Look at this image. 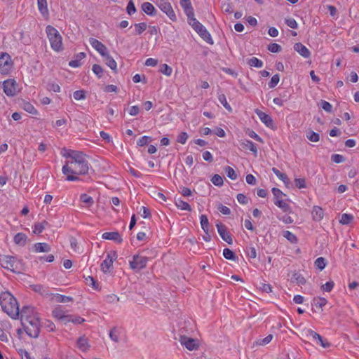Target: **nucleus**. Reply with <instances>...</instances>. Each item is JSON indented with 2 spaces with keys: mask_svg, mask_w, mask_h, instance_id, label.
<instances>
[{
  "mask_svg": "<svg viewBox=\"0 0 359 359\" xmlns=\"http://www.w3.org/2000/svg\"><path fill=\"white\" fill-rule=\"evenodd\" d=\"M89 170V163L83 152H73L72 160H68L62 167V172L68 181H76V175H86Z\"/></svg>",
  "mask_w": 359,
  "mask_h": 359,
  "instance_id": "nucleus-1",
  "label": "nucleus"
},
{
  "mask_svg": "<svg viewBox=\"0 0 359 359\" xmlns=\"http://www.w3.org/2000/svg\"><path fill=\"white\" fill-rule=\"evenodd\" d=\"M0 305L1 309L13 319H18L20 316L19 304L16 298L8 291H2L0 293Z\"/></svg>",
  "mask_w": 359,
  "mask_h": 359,
  "instance_id": "nucleus-2",
  "label": "nucleus"
},
{
  "mask_svg": "<svg viewBox=\"0 0 359 359\" xmlns=\"http://www.w3.org/2000/svg\"><path fill=\"white\" fill-rule=\"evenodd\" d=\"M0 265L3 268L15 273H20L25 271V264L22 261L13 256H1L0 257Z\"/></svg>",
  "mask_w": 359,
  "mask_h": 359,
  "instance_id": "nucleus-3",
  "label": "nucleus"
},
{
  "mask_svg": "<svg viewBox=\"0 0 359 359\" xmlns=\"http://www.w3.org/2000/svg\"><path fill=\"white\" fill-rule=\"evenodd\" d=\"M46 32L50 46L56 52H60L63 50L62 37L59 32L53 26L48 25L46 27Z\"/></svg>",
  "mask_w": 359,
  "mask_h": 359,
  "instance_id": "nucleus-4",
  "label": "nucleus"
},
{
  "mask_svg": "<svg viewBox=\"0 0 359 359\" xmlns=\"http://www.w3.org/2000/svg\"><path fill=\"white\" fill-rule=\"evenodd\" d=\"M188 23L194 31L208 43L212 45L213 40L206 28L194 16L188 20Z\"/></svg>",
  "mask_w": 359,
  "mask_h": 359,
  "instance_id": "nucleus-5",
  "label": "nucleus"
},
{
  "mask_svg": "<svg viewBox=\"0 0 359 359\" xmlns=\"http://www.w3.org/2000/svg\"><path fill=\"white\" fill-rule=\"evenodd\" d=\"M22 326L27 335L32 338H37L40 333V317L35 318L33 320L24 323Z\"/></svg>",
  "mask_w": 359,
  "mask_h": 359,
  "instance_id": "nucleus-6",
  "label": "nucleus"
},
{
  "mask_svg": "<svg viewBox=\"0 0 359 359\" xmlns=\"http://www.w3.org/2000/svg\"><path fill=\"white\" fill-rule=\"evenodd\" d=\"M22 324L39 317V314L36 311L35 309L30 306H25L20 311V316Z\"/></svg>",
  "mask_w": 359,
  "mask_h": 359,
  "instance_id": "nucleus-7",
  "label": "nucleus"
},
{
  "mask_svg": "<svg viewBox=\"0 0 359 359\" xmlns=\"http://www.w3.org/2000/svg\"><path fill=\"white\" fill-rule=\"evenodd\" d=\"M149 258L139 254L133 256V259L129 262L130 267L134 271H140L147 266Z\"/></svg>",
  "mask_w": 359,
  "mask_h": 359,
  "instance_id": "nucleus-8",
  "label": "nucleus"
},
{
  "mask_svg": "<svg viewBox=\"0 0 359 359\" xmlns=\"http://www.w3.org/2000/svg\"><path fill=\"white\" fill-rule=\"evenodd\" d=\"M13 65V61L8 53H0V72L2 74H8L11 71Z\"/></svg>",
  "mask_w": 359,
  "mask_h": 359,
  "instance_id": "nucleus-9",
  "label": "nucleus"
},
{
  "mask_svg": "<svg viewBox=\"0 0 359 359\" xmlns=\"http://www.w3.org/2000/svg\"><path fill=\"white\" fill-rule=\"evenodd\" d=\"M4 93L8 97H13L18 93V83L14 79H7L2 84Z\"/></svg>",
  "mask_w": 359,
  "mask_h": 359,
  "instance_id": "nucleus-10",
  "label": "nucleus"
},
{
  "mask_svg": "<svg viewBox=\"0 0 359 359\" xmlns=\"http://www.w3.org/2000/svg\"><path fill=\"white\" fill-rule=\"evenodd\" d=\"M117 258V254L115 251H111L107 255V257L101 264V270L104 273L109 272L112 267L114 260Z\"/></svg>",
  "mask_w": 359,
  "mask_h": 359,
  "instance_id": "nucleus-11",
  "label": "nucleus"
},
{
  "mask_svg": "<svg viewBox=\"0 0 359 359\" xmlns=\"http://www.w3.org/2000/svg\"><path fill=\"white\" fill-rule=\"evenodd\" d=\"M216 227L221 238L228 244H232V236L231 234L227 231L226 226L221 222H218L216 224Z\"/></svg>",
  "mask_w": 359,
  "mask_h": 359,
  "instance_id": "nucleus-12",
  "label": "nucleus"
},
{
  "mask_svg": "<svg viewBox=\"0 0 359 359\" xmlns=\"http://www.w3.org/2000/svg\"><path fill=\"white\" fill-rule=\"evenodd\" d=\"M180 341L182 346H184L189 351L196 350L198 348V341L195 339L180 336Z\"/></svg>",
  "mask_w": 359,
  "mask_h": 359,
  "instance_id": "nucleus-13",
  "label": "nucleus"
},
{
  "mask_svg": "<svg viewBox=\"0 0 359 359\" xmlns=\"http://www.w3.org/2000/svg\"><path fill=\"white\" fill-rule=\"evenodd\" d=\"M159 8L165 13L168 17L173 22L177 20V17L171 4L167 1L161 2L158 5Z\"/></svg>",
  "mask_w": 359,
  "mask_h": 359,
  "instance_id": "nucleus-14",
  "label": "nucleus"
},
{
  "mask_svg": "<svg viewBox=\"0 0 359 359\" xmlns=\"http://www.w3.org/2000/svg\"><path fill=\"white\" fill-rule=\"evenodd\" d=\"M89 43L102 57L108 53L107 48L102 42L94 38L89 39Z\"/></svg>",
  "mask_w": 359,
  "mask_h": 359,
  "instance_id": "nucleus-15",
  "label": "nucleus"
},
{
  "mask_svg": "<svg viewBox=\"0 0 359 359\" xmlns=\"http://www.w3.org/2000/svg\"><path fill=\"white\" fill-rule=\"evenodd\" d=\"M255 111L262 123H264L269 128H273V121L269 115L258 109H256Z\"/></svg>",
  "mask_w": 359,
  "mask_h": 359,
  "instance_id": "nucleus-16",
  "label": "nucleus"
},
{
  "mask_svg": "<svg viewBox=\"0 0 359 359\" xmlns=\"http://www.w3.org/2000/svg\"><path fill=\"white\" fill-rule=\"evenodd\" d=\"M180 5L182 7L186 15L187 16V20H189L194 16V8L192 7L190 0H185L184 1H180Z\"/></svg>",
  "mask_w": 359,
  "mask_h": 359,
  "instance_id": "nucleus-17",
  "label": "nucleus"
},
{
  "mask_svg": "<svg viewBox=\"0 0 359 359\" xmlns=\"http://www.w3.org/2000/svg\"><path fill=\"white\" fill-rule=\"evenodd\" d=\"M102 238L106 240L114 241L118 243H121L123 239L118 231L105 232L102 234Z\"/></svg>",
  "mask_w": 359,
  "mask_h": 359,
  "instance_id": "nucleus-18",
  "label": "nucleus"
},
{
  "mask_svg": "<svg viewBox=\"0 0 359 359\" xmlns=\"http://www.w3.org/2000/svg\"><path fill=\"white\" fill-rule=\"evenodd\" d=\"M294 49L299 53L302 57L308 58L310 57L311 53L309 49L302 43H296L294 45Z\"/></svg>",
  "mask_w": 359,
  "mask_h": 359,
  "instance_id": "nucleus-19",
  "label": "nucleus"
},
{
  "mask_svg": "<svg viewBox=\"0 0 359 359\" xmlns=\"http://www.w3.org/2000/svg\"><path fill=\"white\" fill-rule=\"evenodd\" d=\"M53 316L64 323H67L69 315H65V312L60 308L57 307L53 311Z\"/></svg>",
  "mask_w": 359,
  "mask_h": 359,
  "instance_id": "nucleus-20",
  "label": "nucleus"
},
{
  "mask_svg": "<svg viewBox=\"0 0 359 359\" xmlns=\"http://www.w3.org/2000/svg\"><path fill=\"white\" fill-rule=\"evenodd\" d=\"M309 334L314 340H317L323 348H328L330 346V344L328 341L323 340V337L317 332L313 330H309Z\"/></svg>",
  "mask_w": 359,
  "mask_h": 359,
  "instance_id": "nucleus-21",
  "label": "nucleus"
},
{
  "mask_svg": "<svg viewBox=\"0 0 359 359\" xmlns=\"http://www.w3.org/2000/svg\"><path fill=\"white\" fill-rule=\"evenodd\" d=\"M241 146L244 149H248L250 151H252L254 154L255 156H257V146L255 145V144L254 142H252V141L248 140H245L241 143Z\"/></svg>",
  "mask_w": 359,
  "mask_h": 359,
  "instance_id": "nucleus-22",
  "label": "nucleus"
},
{
  "mask_svg": "<svg viewBox=\"0 0 359 359\" xmlns=\"http://www.w3.org/2000/svg\"><path fill=\"white\" fill-rule=\"evenodd\" d=\"M324 216L323 210L319 206H314L312 210V217L314 221H320Z\"/></svg>",
  "mask_w": 359,
  "mask_h": 359,
  "instance_id": "nucleus-23",
  "label": "nucleus"
},
{
  "mask_svg": "<svg viewBox=\"0 0 359 359\" xmlns=\"http://www.w3.org/2000/svg\"><path fill=\"white\" fill-rule=\"evenodd\" d=\"M49 226L50 224L46 220H43L41 222H36L33 226V233L35 234H39L46 229V227Z\"/></svg>",
  "mask_w": 359,
  "mask_h": 359,
  "instance_id": "nucleus-24",
  "label": "nucleus"
},
{
  "mask_svg": "<svg viewBox=\"0 0 359 359\" xmlns=\"http://www.w3.org/2000/svg\"><path fill=\"white\" fill-rule=\"evenodd\" d=\"M142 11L147 15L153 16L156 14V8L152 4L149 2H144L142 4Z\"/></svg>",
  "mask_w": 359,
  "mask_h": 359,
  "instance_id": "nucleus-25",
  "label": "nucleus"
},
{
  "mask_svg": "<svg viewBox=\"0 0 359 359\" xmlns=\"http://www.w3.org/2000/svg\"><path fill=\"white\" fill-rule=\"evenodd\" d=\"M272 171L280 180L283 182L286 187H288L290 183V180L286 174L281 172L276 168H273Z\"/></svg>",
  "mask_w": 359,
  "mask_h": 359,
  "instance_id": "nucleus-26",
  "label": "nucleus"
},
{
  "mask_svg": "<svg viewBox=\"0 0 359 359\" xmlns=\"http://www.w3.org/2000/svg\"><path fill=\"white\" fill-rule=\"evenodd\" d=\"M34 251L36 252H48L50 250V245L46 243H37L34 245Z\"/></svg>",
  "mask_w": 359,
  "mask_h": 359,
  "instance_id": "nucleus-27",
  "label": "nucleus"
},
{
  "mask_svg": "<svg viewBox=\"0 0 359 359\" xmlns=\"http://www.w3.org/2000/svg\"><path fill=\"white\" fill-rule=\"evenodd\" d=\"M103 57H104L106 65L116 73L117 72L116 62L111 55H109V53Z\"/></svg>",
  "mask_w": 359,
  "mask_h": 359,
  "instance_id": "nucleus-28",
  "label": "nucleus"
},
{
  "mask_svg": "<svg viewBox=\"0 0 359 359\" xmlns=\"http://www.w3.org/2000/svg\"><path fill=\"white\" fill-rule=\"evenodd\" d=\"M52 299L57 303H65L72 302L73 300L72 297L65 296L60 294H51Z\"/></svg>",
  "mask_w": 359,
  "mask_h": 359,
  "instance_id": "nucleus-29",
  "label": "nucleus"
},
{
  "mask_svg": "<svg viewBox=\"0 0 359 359\" xmlns=\"http://www.w3.org/2000/svg\"><path fill=\"white\" fill-rule=\"evenodd\" d=\"M175 203L176 206L179 209L182 210H187L189 212L191 211V205L188 203L182 201L180 198H175Z\"/></svg>",
  "mask_w": 359,
  "mask_h": 359,
  "instance_id": "nucleus-30",
  "label": "nucleus"
},
{
  "mask_svg": "<svg viewBox=\"0 0 359 359\" xmlns=\"http://www.w3.org/2000/svg\"><path fill=\"white\" fill-rule=\"evenodd\" d=\"M274 204L282 209L284 212L290 213L292 212L290 206L284 201V199H278V201H274Z\"/></svg>",
  "mask_w": 359,
  "mask_h": 359,
  "instance_id": "nucleus-31",
  "label": "nucleus"
},
{
  "mask_svg": "<svg viewBox=\"0 0 359 359\" xmlns=\"http://www.w3.org/2000/svg\"><path fill=\"white\" fill-rule=\"evenodd\" d=\"M80 201L85 204L86 208H90L94 204L93 198L86 194H81Z\"/></svg>",
  "mask_w": 359,
  "mask_h": 359,
  "instance_id": "nucleus-32",
  "label": "nucleus"
},
{
  "mask_svg": "<svg viewBox=\"0 0 359 359\" xmlns=\"http://www.w3.org/2000/svg\"><path fill=\"white\" fill-rule=\"evenodd\" d=\"M27 236L23 233H18L14 236V242L15 244L24 246L26 244Z\"/></svg>",
  "mask_w": 359,
  "mask_h": 359,
  "instance_id": "nucleus-33",
  "label": "nucleus"
},
{
  "mask_svg": "<svg viewBox=\"0 0 359 359\" xmlns=\"http://www.w3.org/2000/svg\"><path fill=\"white\" fill-rule=\"evenodd\" d=\"M21 107L27 112L32 114H37L38 111L29 102L24 101L21 104Z\"/></svg>",
  "mask_w": 359,
  "mask_h": 359,
  "instance_id": "nucleus-34",
  "label": "nucleus"
},
{
  "mask_svg": "<svg viewBox=\"0 0 359 359\" xmlns=\"http://www.w3.org/2000/svg\"><path fill=\"white\" fill-rule=\"evenodd\" d=\"M85 280L86 285L91 286L95 290H100L99 283L93 277L88 276L85 278Z\"/></svg>",
  "mask_w": 359,
  "mask_h": 359,
  "instance_id": "nucleus-35",
  "label": "nucleus"
},
{
  "mask_svg": "<svg viewBox=\"0 0 359 359\" xmlns=\"http://www.w3.org/2000/svg\"><path fill=\"white\" fill-rule=\"evenodd\" d=\"M38 1V8L39 11L43 15H48V10L47 7V1L46 0H37Z\"/></svg>",
  "mask_w": 359,
  "mask_h": 359,
  "instance_id": "nucleus-36",
  "label": "nucleus"
},
{
  "mask_svg": "<svg viewBox=\"0 0 359 359\" xmlns=\"http://www.w3.org/2000/svg\"><path fill=\"white\" fill-rule=\"evenodd\" d=\"M77 346L82 351H86L88 348V339L84 337H81L77 340Z\"/></svg>",
  "mask_w": 359,
  "mask_h": 359,
  "instance_id": "nucleus-37",
  "label": "nucleus"
},
{
  "mask_svg": "<svg viewBox=\"0 0 359 359\" xmlns=\"http://www.w3.org/2000/svg\"><path fill=\"white\" fill-rule=\"evenodd\" d=\"M327 301L323 297H314L313 299L312 304L318 309H322L326 305Z\"/></svg>",
  "mask_w": 359,
  "mask_h": 359,
  "instance_id": "nucleus-38",
  "label": "nucleus"
},
{
  "mask_svg": "<svg viewBox=\"0 0 359 359\" xmlns=\"http://www.w3.org/2000/svg\"><path fill=\"white\" fill-rule=\"evenodd\" d=\"M218 100L219 102L224 106V107L229 112L232 111V108L230 104L227 102L226 96L224 94H219L218 95Z\"/></svg>",
  "mask_w": 359,
  "mask_h": 359,
  "instance_id": "nucleus-39",
  "label": "nucleus"
},
{
  "mask_svg": "<svg viewBox=\"0 0 359 359\" xmlns=\"http://www.w3.org/2000/svg\"><path fill=\"white\" fill-rule=\"evenodd\" d=\"M201 225L205 233L209 231V222L206 215H201L200 217Z\"/></svg>",
  "mask_w": 359,
  "mask_h": 359,
  "instance_id": "nucleus-40",
  "label": "nucleus"
},
{
  "mask_svg": "<svg viewBox=\"0 0 359 359\" xmlns=\"http://www.w3.org/2000/svg\"><path fill=\"white\" fill-rule=\"evenodd\" d=\"M353 219V216L350 214H342L339 222L344 225L349 224Z\"/></svg>",
  "mask_w": 359,
  "mask_h": 359,
  "instance_id": "nucleus-41",
  "label": "nucleus"
},
{
  "mask_svg": "<svg viewBox=\"0 0 359 359\" xmlns=\"http://www.w3.org/2000/svg\"><path fill=\"white\" fill-rule=\"evenodd\" d=\"M223 256L229 260L235 261L237 258L235 253L229 248H224L223 250Z\"/></svg>",
  "mask_w": 359,
  "mask_h": 359,
  "instance_id": "nucleus-42",
  "label": "nucleus"
},
{
  "mask_svg": "<svg viewBox=\"0 0 359 359\" xmlns=\"http://www.w3.org/2000/svg\"><path fill=\"white\" fill-rule=\"evenodd\" d=\"M248 64L251 67L260 68L263 66V62L259 59L252 57L248 60Z\"/></svg>",
  "mask_w": 359,
  "mask_h": 359,
  "instance_id": "nucleus-43",
  "label": "nucleus"
},
{
  "mask_svg": "<svg viewBox=\"0 0 359 359\" xmlns=\"http://www.w3.org/2000/svg\"><path fill=\"white\" fill-rule=\"evenodd\" d=\"M292 278L293 281H295L297 283V284H298L299 285H304L306 283V279L299 273H294L292 275Z\"/></svg>",
  "mask_w": 359,
  "mask_h": 359,
  "instance_id": "nucleus-44",
  "label": "nucleus"
},
{
  "mask_svg": "<svg viewBox=\"0 0 359 359\" xmlns=\"http://www.w3.org/2000/svg\"><path fill=\"white\" fill-rule=\"evenodd\" d=\"M135 34H141L143 33L147 28V25L145 22L135 23L134 25Z\"/></svg>",
  "mask_w": 359,
  "mask_h": 359,
  "instance_id": "nucleus-45",
  "label": "nucleus"
},
{
  "mask_svg": "<svg viewBox=\"0 0 359 359\" xmlns=\"http://www.w3.org/2000/svg\"><path fill=\"white\" fill-rule=\"evenodd\" d=\"M110 339L116 343L119 342V332L116 327H114L109 332Z\"/></svg>",
  "mask_w": 359,
  "mask_h": 359,
  "instance_id": "nucleus-46",
  "label": "nucleus"
},
{
  "mask_svg": "<svg viewBox=\"0 0 359 359\" xmlns=\"http://www.w3.org/2000/svg\"><path fill=\"white\" fill-rule=\"evenodd\" d=\"M283 235L292 243H296L297 242V236L290 231H284Z\"/></svg>",
  "mask_w": 359,
  "mask_h": 359,
  "instance_id": "nucleus-47",
  "label": "nucleus"
},
{
  "mask_svg": "<svg viewBox=\"0 0 359 359\" xmlns=\"http://www.w3.org/2000/svg\"><path fill=\"white\" fill-rule=\"evenodd\" d=\"M224 171L228 177H229L232 180H235L237 179L238 175L236 173L235 170L230 166H226L224 168Z\"/></svg>",
  "mask_w": 359,
  "mask_h": 359,
  "instance_id": "nucleus-48",
  "label": "nucleus"
},
{
  "mask_svg": "<svg viewBox=\"0 0 359 359\" xmlns=\"http://www.w3.org/2000/svg\"><path fill=\"white\" fill-rule=\"evenodd\" d=\"M314 264L316 268L323 270L325 268L327 263L325 259L320 257L316 259Z\"/></svg>",
  "mask_w": 359,
  "mask_h": 359,
  "instance_id": "nucleus-49",
  "label": "nucleus"
},
{
  "mask_svg": "<svg viewBox=\"0 0 359 359\" xmlns=\"http://www.w3.org/2000/svg\"><path fill=\"white\" fill-rule=\"evenodd\" d=\"M271 191L274 196V201H278V199L283 200V197L286 196L279 189L276 187H273Z\"/></svg>",
  "mask_w": 359,
  "mask_h": 359,
  "instance_id": "nucleus-50",
  "label": "nucleus"
},
{
  "mask_svg": "<svg viewBox=\"0 0 359 359\" xmlns=\"http://www.w3.org/2000/svg\"><path fill=\"white\" fill-rule=\"evenodd\" d=\"M222 10L224 13H231L233 12L232 4L229 1H223L222 3Z\"/></svg>",
  "mask_w": 359,
  "mask_h": 359,
  "instance_id": "nucleus-51",
  "label": "nucleus"
},
{
  "mask_svg": "<svg viewBox=\"0 0 359 359\" xmlns=\"http://www.w3.org/2000/svg\"><path fill=\"white\" fill-rule=\"evenodd\" d=\"M306 137L311 141L313 142H317L320 140V135L318 133H315L312 130L309 131L306 134Z\"/></svg>",
  "mask_w": 359,
  "mask_h": 359,
  "instance_id": "nucleus-52",
  "label": "nucleus"
},
{
  "mask_svg": "<svg viewBox=\"0 0 359 359\" xmlns=\"http://www.w3.org/2000/svg\"><path fill=\"white\" fill-rule=\"evenodd\" d=\"M151 141L152 138L151 137L144 135L137 140V144L140 147H143L147 144L148 143L151 142Z\"/></svg>",
  "mask_w": 359,
  "mask_h": 359,
  "instance_id": "nucleus-53",
  "label": "nucleus"
},
{
  "mask_svg": "<svg viewBox=\"0 0 359 359\" xmlns=\"http://www.w3.org/2000/svg\"><path fill=\"white\" fill-rule=\"evenodd\" d=\"M211 182L213 184L217 187L222 186L224 183L222 177L218 174H215L212 176Z\"/></svg>",
  "mask_w": 359,
  "mask_h": 359,
  "instance_id": "nucleus-54",
  "label": "nucleus"
},
{
  "mask_svg": "<svg viewBox=\"0 0 359 359\" xmlns=\"http://www.w3.org/2000/svg\"><path fill=\"white\" fill-rule=\"evenodd\" d=\"M160 72L165 76H170L172 72V69L171 67L168 66L167 64H163L161 66Z\"/></svg>",
  "mask_w": 359,
  "mask_h": 359,
  "instance_id": "nucleus-55",
  "label": "nucleus"
},
{
  "mask_svg": "<svg viewBox=\"0 0 359 359\" xmlns=\"http://www.w3.org/2000/svg\"><path fill=\"white\" fill-rule=\"evenodd\" d=\"M92 70L98 78H101L102 76L104 70L100 65H97V64L93 65V67H92Z\"/></svg>",
  "mask_w": 359,
  "mask_h": 359,
  "instance_id": "nucleus-56",
  "label": "nucleus"
},
{
  "mask_svg": "<svg viewBox=\"0 0 359 359\" xmlns=\"http://www.w3.org/2000/svg\"><path fill=\"white\" fill-rule=\"evenodd\" d=\"M72 322L74 324H81L84 322V319L80 316H68L67 323Z\"/></svg>",
  "mask_w": 359,
  "mask_h": 359,
  "instance_id": "nucleus-57",
  "label": "nucleus"
},
{
  "mask_svg": "<svg viewBox=\"0 0 359 359\" xmlns=\"http://www.w3.org/2000/svg\"><path fill=\"white\" fill-rule=\"evenodd\" d=\"M272 339H273V335L269 334L266 337L259 339L257 341V344L260 345V346L266 345L271 341Z\"/></svg>",
  "mask_w": 359,
  "mask_h": 359,
  "instance_id": "nucleus-58",
  "label": "nucleus"
},
{
  "mask_svg": "<svg viewBox=\"0 0 359 359\" xmlns=\"http://www.w3.org/2000/svg\"><path fill=\"white\" fill-rule=\"evenodd\" d=\"M280 81V77H279V75L278 74H275L273 75L271 79V81L269 83V88H273L274 87H276L277 86V84Z\"/></svg>",
  "mask_w": 359,
  "mask_h": 359,
  "instance_id": "nucleus-59",
  "label": "nucleus"
},
{
  "mask_svg": "<svg viewBox=\"0 0 359 359\" xmlns=\"http://www.w3.org/2000/svg\"><path fill=\"white\" fill-rule=\"evenodd\" d=\"M74 98L76 100L86 98V92L83 90H79L74 92Z\"/></svg>",
  "mask_w": 359,
  "mask_h": 359,
  "instance_id": "nucleus-60",
  "label": "nucleus"
},
{
  "mask_svg": "<svg viewBox=\"0 0 359 359\" xmlns=\"http://www.w3.org/2000/svg\"><path fill=\"white\" fill-rule=\"evenodd\" d=\"M281 49V46L276 43H270L268 46V50L271 53H279Z\"/></svg>",
  "mask_w": 359,
  "mask_h": 359,
  "instance_id": "nucleus-61",
  "label": "nucleus"
},
{
  "mask_svg": "<svg viewBox=\"0 0 359 359\" xmlns=\"http://www.w3.org/2000/svg\"><path fill=\"white\" fill-rule=\"evenodd\" d=\"M105 301L107 303H116L119 302V297L114 294H108L104 297Z\"/></svg>",
  "mask_w": 359,
  "mask_h": 359,
  "instance_id": "nucleus-62",
  "label": "nucleus"
},
{
  "mask_svg": "<svg viewBox=\"0 0 359 359\" xmlns=\"http://www.w3.org/2000/svg\"><path fill=\"white\" fill-rule=\"evenodd\" d=\"M43 326L48 331V332H53L55 330V324L48 320H46L43 324Z\"/></svg>",
  "mask_w": 359,
  "mask_h": 359,
  "instance_id": "nucleus-63",
  "label": "nucleus"
},
{
  "mask_svg": "<svg viewBox=\"0 0 359 359\" xmlns=\"http://www.w3.org/2000/svg\"><path fill=\"white\" fill-rule=\"evenodd\" d=\"M188 139V135L186 132H181L177 138V142L182 144H185Z\"/></svg>",
  "mask_w": 359,
  "mask_h": 359,
  "instance_id": "nucleus-64",
  "label": "nucleus"
}]
</instances>
